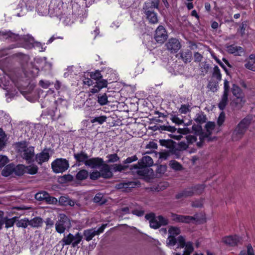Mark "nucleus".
Instances as JSON below:
<instances>
[{"label":"nucleus","instance_id":"69168bd1","mask_svg":"<svg viewBox=\"0 0 255 255\" xmlns=\"http://www.w3.org/2000/svg\"><path fill=\"white\" fill-rule=\"evenodd\" d=\"M225 114L223 112L221 113L218 119V124L219 126H221L223 124L225 121Z\"/></svg>","mask_w":255,"mask_h":255},{"label":"nucleus","instance_id":"13d9d810","mask_svg":"<svg viewBox=\"0 0 255 255\" xmlns=\"http://www.w3.org/2000/svg\"><path fill=\"white\" fill-rule=\"evenodd\" d=\"M45 201L49 204H55L57 202V200L56 198L51 197L48 194V197H46Z\"/></svg>","mask_w":255,"mask_h":255},{"label":"nucleus","instance_id":"774afa93","mask_svg":"<svg viewBox=\"0 0 255 255\" xmlns=\"http://www.w3.org/2000/svg\"><path fill=\"white\" fill-rule=\"evenodd\" d=\"M103 195L102 193L97 194L94 198V201L95 203H99L102 201Z\"/></svg>","mask_w":255,"mask_h":255},{"label":"nucleus","instance_id":"6ab92c4d","mask_svg":"<svg viewBox=\"0 0 255 255\" xmlns=\"http://www.w3.org/2000/svg\"><path fill=\"white\" fill-rule=\"evenodd\" d=\"M223 242L230 246H235L238 244L240 241V238L237 236H230L225 237L223 239Z\"/></svg>","mask_w":255,"mask_h":255},{"label":"nucleus","instance_id":"423d86ee","mask_svg":"<svg viewBox=\"0 0 255 255\" xmlns=\"http://www.w3.org/2000/svg\"><path fill=\"white\" fill-rule=\"evenodd\" d=\"M69 166L68 161L64 158H57L51 163L52 170L56 173L65 171Z\"/></svg>","mask_w":255,"mask_h":255},{"label":"nucleus","instance_id":"7ed1b4c3","mask_svg":"<svg viewBox=\"0 0 255 255\" xmlns=\"http://www.w3.org/2000/svg\"><path fill=\"white\" fill-rule=\"evenodd\" d=\"M145 218L149 221L150 227L156 229L161 226H165L168 224L167 219L162 216H155L154 214L150 213L145 215Z\"/></svg>","mask_w":255,"mask_h":255},{"label":"nucleus","instance_id":"2eb2a0df","mask_svg":"<svg viewBox=\"0 0 255 255\" xmlns=\"http://www.w3.org/2000/svg\"><path fill=\"white\" fill-rule=\"evenodd\" d=\"M173 221L176 222L189 223H191V219L192 217L190 216H184L172 213L171 215Z\"/></svg>","mask_w":255,"mask_h":255},{"label":"nucleus","instance_id":"4c0bfd02","mask_svg":"<svg viewBox=\"0 0 255 255\" xmlns=\"http://www.w3.org/2000/svg\"><path fill=\"white\" fill-rule=\"evenodd\" d=\"M108 97L106 94L98 96V102L100 105H105L108 103Z\"/></svg>","mask_w":255,"mask_h":255},{"label":"nucleus","instance_id":"2f4dec72","mask_svg":"<svg viewBox=\"0 0 255 255\" xmlns=\"http://www.w3.org/2000/svg\"><path fill=\"white\" fill-rule=\"evenodd\" d=\"M26 166L23 165H18L16 167H14V170L13 172L17 175H21L24 173H26L25 171Z\"/></svg>","mask_w":255,"mask_h":255},{"label":"nucleus","instance_id":"a18cd8bd","mask_svg":"<svg viewBox=\"0 0 255 255\" xmlns=\"http://www.w3.org/2000/svg\"><path fill=\"white\" fill-rule=\"evenodd\" d=\"M169 165L172 169L175 170H180L182 169L181 165L175 160L170 161Z\"/></svg>","mask_w":255,"mask_h":255},{"label":"nucleus","instance_id":"09e8293b","mask_svg":"<svg viewBox=\"0 0 255 255\" xmlns=\"http://www.w3.org/2000/svg\"><path fill=\"white\" fill-rule=\"evenodd\" d=\"M193 187L195 194H200L204 191L205 187L203 184H201L196 185Z\"/></svg>","mask_w":255,"mask_h":255},{"label":"nucleus","instance_id":"72a5a7b5","mask_svg":"<svg viewBox=\"0 0 255 255\" xmlns=\"http://www.w3.org/2000/svg\"><path fill=\"white\" fill-rule=\"evenodd\" d=\"M133 185L131 182L128 183H120L116 185V187L118 189L126 190L127 189L132 187Z\"/></svg>","mask_w":255,"mask_h":255},{"label":"nucleus","instance_id":"052dcab7","mask_svg":"<svg viewBox=\"0 0 255 255\" xmlns=\"http://www.w3.org/2000/svg\"><path fill=\"white\" fill-rule=\"evenodd\" d=\"M181 56L182 59H183V60H184V61L186 63H187L190 61L191 57V53L190 51H188L186 53V55L185 56V57L184 56L183 53H181Z\"/></svg>","mask_w":255,"mask_h":255},{"label":"nucleus","instance_id":"f3484780","mask_svg":"<svg viewBox=\"0 0 255 255\" xmlns=\"http://www.w3.org/2000/svg\"><path fill=\"white\" fill-rule=\"evenodd\" d=\"M226 48L228 53L236 55H241L244 52V49L242 47L237 46L235 45H227Z\"/></svg>","mask_w":255,"mask_h":255},{"label":"nucleus","instance_id":"1a4fd4ad","mask_svg":"<svg viewBox=\"0 0 255 255\" xmlns=\"http://www.w3.org/2000/svg\"><path fill=\"white\" fill-rule=\"evenodd\" d=\"M180 233V229L176 227H170L168 230L169 236L167 240V244L169 246H174L177 243V239L175 237Z\"/></svg>","mask_w":255,"mask_h":255},{"label":"nucleus","instance_id":"f8f14e48","mask_svg":"<svg viewBox=\"0 0 255 255\" xmlns=\"http://www.w3.org/2000/svg\"><path fill=\"white\" fill-rule=\"evenodd\" d=\"M166 46L171 53H176L181 48L180 43L176 38L170 39L166 43Z\"/></svg>","mask_w":255,"mask_h":255},{"label":"nucleus","instance_id":"bf43d9fd","mask_svg":"<svg viewBox=\"0 0 255 255\" xmlns=\"http://www.w3.org/2000/svg\"><path fill=\"white\" fill-rule=\"evenodd\" d=\"M171 121L173 123L177 125H181L183 123V120L180 119L176 116H173L171 118Z\"/></svg>","mask_w":255,"mask_h":255},{"label":"nucleus","instance_id":"4be33fe9","mask_svg":"<svg viewBox=\"0 0 255 255\" xmlns=\"http://www.w3.org/2000/svg\"><path fill=\"white\" fill-rule=\"evenodd\" d=\"M139 165L150 167L152 166L153 164V161L151 157L149 156H143L141 159H140L138 163Z\"/></svg>","mask_w":255,"mask_h":255},{"label":"nucleus","instance_id":"f704fd0d","mask_svg":"<svg viewBox=\"0 0 255 255\" xmlns=\"http://www.w3.org/2000/svg\"><path fill=\"white\" fill-rule=\"evenodd\" d=\"M107 119V117L106 116H102L93 118L91 120V123H98L99 124L102 125L106 121Z\"/></svg>","mask_w":255,"mask_h":255},{"label":"nucleus","instance_id":"6e6d98bb","mask_svg":"<svg viewBox=\"0 0 255 255\" xmlns=\"http://www.w3.org/2000/svg\"><path fill=\"white\" fill-rule=\"evenodd\" d=\"M39 85L43 88L47 89L51 85V83L48 81L41 80L39 81Z\"/></svg>","mask_w":255,"mask_h":255},{"label":"nucleus","instance_id":"37998d69","mask_svg":"<svg viewBox=\"0 0 255 255\" xmlns=\"http://www.w3.org/2000/svg\"><path fill=\"white\" fill-rule=\"evenodd\" d=\"M90 76L91 79L96 81L100 80L102 78V75L99 71H96L90 73Z\"/></svg>","mask_w":255,"mask_h":255},{"label":"nucleus","instance_id":"58836bf2","mask_svg":"<svg viewBox=\"0 0 255 255\" xmlns=\"http://www.w3.org/2000/svg\"><path fill=\"white\" fill-rule=\"evenodd\" d=\"M240 255H255L254 253V250L251 245H249L247 249L242 251Z\"/></svg>","mask_w":255,"mask_h":255},{"label":"nucleus","instance_id":"c85d7f7f","mask_svg":"<svg viewBox=\"0 0 255 255\" xmlns=\"http://www.w3.org/2000/svg\"><path fill=\"white\" fill-rule=\"evenodd\" d=\"M29 221V226L35 228H37L41 226L43 223L42 219L39 217H36Z\"/></svg>","mask_w":255,"mask_h":255},{"label":"nucleus","instance_id":"7c9ffc66","mask_svg":"<svg viewBox=\"0 0 255 255\" xmlns=\"http://www.w3.org/2000/svg\"><path fill=\"white\" fill-rule=\"evenodd\" d=\"M35 62L39 64L38 66V69H42L45 68L47 65L49 66V64L46 62V58L45 57L37 58L35 59Z\"/></svg>","mask_w":255,"mask_h":255},{"label":"nucleus","instance_id":"a878e982","mask_svg":"<svg viewBox=\"0 0 255 255\" xmlns=\"http://www.w3.org/2000/svg\"><path fill=\"white\" fill-rule=\"evenodd\" d=\"M14 170V165L12 164H9L6 165L1 172L2 176L7 177L13 172Z\"/></svg>","mask_w":255,"mask_h":255},{"label":"nucleus","instance_id":"5701e85b","mask_svg":"<svg viewBox=\"0 0 255 255\" xmlns=\"http://www.w3.org/2000/svg\"><path fill=\"white\" fill-rule=\"evenodd\" d=\"M74 156L77 162L84 163L85 165L88 159L87 154L83 151L74 154Z\"/></svg>","mask_w":255,"mask_h":255},{"label":"nucleus","instance_id":"de8ad7c7","mask_svg":"<svg viewBox=\"0 0 255 255\" xmlns=\"http://www.w3.org/2000/svg\"><path fill=\"white\" fill-rule=\"evenodd\" d=\"M131 210H130L129 207H125L118 210L117 213L119 214L120 216H122L130 213L131 212Z\"/></svg>","mask_w":255,"mask_h":255},{"label":"nucleus","instance_id":"dca6fc26","mask_svg":"<svg viewBox=\"0 0 255 255\" xmlns=\"http://www.w3.org/2000/svg\"><path fill=\"white\" fill-rule=\"evenodd\" d=\"M103 163V160L99 157L88 159L86 165L92 168H97L101 166Z\"/></svg>","mask_w":255,"mask_h":255},{"label":"nucleus","instance_id":"0e129e2a","mask_svg":"<svg viewBox=\"0 0 255 255\" xmlns=\"http://www.w3.org/2000/svg\"><path fill=\"white\" fill-rule=\"evenodd\" d=\"M138 159L136 155H133L131 157L127 158L124 161V163L125 164L130 163L132 162L136 161Z\"/></svg>","mask_w":255,"mask_h":255},{"label":"nucleus","instance_id":"6e6552de","mask_svg":"<svg viewBox=\"0 0 255 255\" xmlns=\"http://www.w3.org/2000/svg\"><path fill=\"white\" fill-rule=\"evenodd\" d=\"M106 226L107 224H104L98 229L92 228L84 230L83 232V236L85 239L88 242L92 240L93 237L96 235L103 233Z\"/></svg>","mask_w":255,"mask_h":255},{"label":"nucleus","instance_id":"864d4df0","mask_svg":"<svg viewBox=\"0 0 255 255\" xmlns=\"http://www.w3.org/2000/svg\"><path fill=\"white\" fill-rule=\"evenodd\" d=\"M190 111V107L188 105H183L179 109L181 114H186Z\"/></svg>","mask_w":255,"mask_h":255},{"label":"nucleus","instance_id":"473e14b6","mask_svg":"<svg viewBox=\"0 0 255 255\" xmlns=\"http://www.w3.org/2000/svg\"><path fill=\"white\" fill-rule=\"evenodd\" d=\"M88 172L86 170L83 169L79 171L77 175L76 178L79 180H83L87 178Z\"/></svg>","mask_w":255,"mask_h":255},{"label":"nucleus","instance_id":"0eeeda50","mask_svg":"<svg viewBox=\"0 0 255 255\" xmlns=\"http://www.w3.org/2000/svg\"><path fill=\"white\" fill-rule=\"evenodd\" d=\"M178 248H183L184 251L183 255H190L194 251L193 244L190 242H185V239L182 236L177 238Z\"/></svg>","mask_w":255,"mask_h":255},{"label":"nucleus","instance_id":"f03ea898","mask_svg":"<svg viewBox=\"0 0 255 255\" xmlns=\"http://www.w3.org/2000/svg\"><path fill=\"white\" fill-rule=\"evenodd\" d=\"M251 117L248 116L238 124L233 133L232 137L234 140H238L243 136L251 124Z\"/></svg>","mask_w":255,"mask_h":255},{"label":"nucleus","instance_id":"4468645a","mask_svg":"<svg viewBox=\"0 0 255 255\" xmlns=\"http://www.w3.org/2000/svg\"><path fill=\"white\" fill-rule=\"evenodd\" d=\"M246 102L245 96L238 97L234 98L231 102V106L235 109H240Z\"/></svg>","mask_w":255,"mask_h":255},{"label":"nucleus","instance_id":"ea45409f","mask_svg":"<svg viewBox=\"0 0 255 255\" xmlns=\"http://www.w3.org/2000/svg\"><path fill=\"white\" fill-rule=\"evenodd\" d=\"M96 87L101 90L102 89L107 87L108 81L106 80L101 79L96 81Z\"/></svg>","mask_w":255,"mask_h":255},{"label":"nucleus","instance_id":"4d7b16f0","mask_svg":"<svg viewBox=\"0 0 255 255\" xmlns=\"http://www.w3.org/2000/svg\"><path fill=\"white\" fill-rule=\"evenodd\" d=\"M8 161V158L5 156H0V168L4 166Z\"/></svg>","mask_w":255,"mask_h":255},{"label":"nucleus","instance_id":"8fccbe9b","mask_svg":"<svg viewBox=\"0 0 255 255\" xmlns=\"http://www.w3.org/2000/svg\"><path fill=\"white\" fill-rule=\"evenodd\" d=\"M15 222V219L14 218L8 219L5 218V227L7 229L12 227Z\"/></svg>","mask_w":255,"mask_h":255},{"label":"nucleus","instance_id":"9b49d317","mask_svg":"<svg viewBox=\"0 0 255 255\" xmlns=\"http://www.w3.org/2000/svg\"><path fill=\"white\" fill-rule=\"evenodd\" d=\"M167 38V34L163 26H159L155 31L154 38L155 40L160 43H163Z\"/></svg>","mask_w":255,"mask_h":255},{"label":"nucleus","instance_id":"c03bdc74","mask_svg":"<svg viewBox=\"0 0 255 255\" xmlns=\"http://www.w3.org/2000/svg\"><path fill=\"white\" fill-rule=\"evenodd\" d=\"M38 168L36 165H30L26 166V173L30 174H34L37 173Z\"/></svg>","mask_w":255,"mask_h":255},{"label":"nucleus","instance_id":"aec40b11","mask_svg":"<svg viewBox=\"0 0 255 255\" xmlns=\"http://www.w3.org/2000/svg\"><path fill=\"white\" fill-rule=\"evenodd\" d=\"M101 176L104 178H109L112 177L113 173L111 171L109 166L104 164L100 170Z\"/></svg>","mask_w":255,"mask_h":255},{"label":"nucleus","instance_id":"79ce46f5","mask_svg":"<svg viewBox=\"0 0 255 255\" xmlns=\"http://www.w3.org/2000/svg\"><path fill=\"white\" fill-rule=\"evenodd\" d=\"M213 76L216 78L218 81H221L222 79V75L220 72V70L217 66L214 67Z\"/></svg>","mask_w":255,"mask_h":255},{"label":"nucleus","instance_id":"49530a36","mask_svg":"<svg viewBox=\"0 0 255 255\" xmlns=\"http://www.w3.org/2000/svg\"><path fill=\"white\" fill-rule=\"evenodd\" d=\"M35 198L39 201L46 200L47 197H48V193L46 192H41L37 193L35 194Z\"/></svg>","mask_w":255,"mask_h":255},{"label":"nucleus","instance_id":"e2e57ef3","mask_svg":"<svg viewBox=\"0 0 255 255\" xmlns=\"http://www.w3.org/2000/svg\"><path fill=\"white\" fill-rule=\"evenodd\" d=\"M29 222L28 220H21L18 222V226L25 228L29 225Z\"/></svg>","mask_w":255,"mask_h":255},{"label":"nucleus","instance_id":"393cba45","mask_svg":"<svg viewBox=\"0 0 255 255\" xmlns=\"http://www.w3.org/2000/svg\"><path fill=\"white\" fill-rule=\"evenodd\" d=\"M192 217V219H191V223L195 222L200 224L206 221V216L203 213L197 214Z\"/></svg>","mask_w":255,"mask_h":255},{"label":"nucleus","instance_id":"c756f323","mask_svg":"<svg viewBox=\"0 0 255 255\" xmlns=\"http://www.w3.org/2000/svg\"><path fill=\"white\" fill-rule=\"evenodd\" d=\"M9 76L6 75H0V87L6 89L9 82Z\"/></svg>","mask_w":255,"mask_h":255},{"label":"nucleus","instance_id":"39448f33","mask_svg":"<svg viewBox=\"0 0 255 255\" xmlns=\"http://www.w3.org/2000/svg\"><path fill=\"white\" fill-rule=\"evenodd\" d=\"M71 227L69 219L65 215L61 214L59 219L55 224L56 231L60 234L63 233L65 230H69Z\"/></svg>","mask_w":255,"mask_h":255},{"label":"nucleus","instance_id":"20e7f679","mask_svg":"<svg viewBox=\"0 0 255 255\" xmlns=\"http://www.w3.org/2000/svg\"><path fill=\"white\" fill-rule=\"evenodd\" d=\"M82 236L78 232L74 236L71 233H69L64 238L60 241L62 247L66 245H70L72 244L73 247H76L82 241Z\"/></svg>","mask_w":255,"mask_h":255},{"label":"nucleus","instance_id":"680f3d73","mask_svg":"<svg viewBox=\"0 0 255 255\" xmlns=\"http://www.w3.org/2000/svg\"><path fill=\"white\" fill-rule=\"evenodd\" d=\"M230 90L229 83L227 80H224L223 94H228Z\"/></svg>","mask_w":255,"mask_h":255},{"label":"nucleus","instance_id":"ddd939ff","mask_svg":"<svg viewBox=\"0 0 255 255\" xmlns=\"http://www.w3.org/2000/svg\"><path fill=\"white\" fill-rule=\"evenodd\" d=\"M50 158L49 149H44L42 151L35 156V160L39 164L48 161Z\"/></svg>","mask_w":255,"mask_h":255},{"label":"nucleus","instance_id":"e433bc0d","mask_svg":"<svg viewBox=\"0 0 255 255\" xmlns=\"http://www.w3.org/2000/svg\"><path fill=\"white\" fill-rule=\"evenodd\" d=\"M159 143L162 146H165L170 149L173 147V142L171 140L160 139Z\"/></svg>","mask_w":255,"mask_h":255},{"label":"nucleus","instance_id":"603ef678","mask_svg":"<svg viewBox=\"0 0 255 255\" xmlns=\"http://www.w3.org/2000/svg\"><path fill=\"white\" fill-rule=\"evenodd\" d=\"M206 117L201 114L197 115L195 119L196 122L200 124L205 123L206 122Z\"/></svg>","mask_w":255,"mask_h":255},{"label":"nucleus","instance_id":"bb28decb","mask_svg":"<svg viewBox=\"0 0 255 255\" xmlns=\"http://www.w3.org/2000/svg\"><path fill=\"white\" fill-rule=\"evenodd\" d=\"M228 103V94H223L219 103L218 107L221 110H223L225 109Z\"/></svg>","mask_w":255,"mask_h":255},{"label":"nucleus","instance_id":"5fc2aeb1","mask_svg":"<svg viewBox=\"0 0 255 255\" xmlns=\"http://www.w3.org/2000/svg\"><path fill=\"white\" fill-rule=\"evenodd\" d=\"M101 176L100 172L98 171H94L90 174V178L92 180H96Z\"/></svg>","mask_w":255,"mask_h":255},{"label":"nucleus","instance_id":"b1692460","mask_svg":"<svg viewBox=\"0 0 255 255\" xmlns=\"http://www.w3.org/2000/svg\"><path fill=\"white\" fill-rule=\"evenodd\" d=\"M147 18L152 23H156L158 22L157 14L153 11L145 10Z\"/></svg>","mask_w":255,"mask_h":255},{"label":"nucleus","instance_id":"cd10ccee","mask_svg":"<svg viewBox=\"0 0 255 255\" xmlns=\"http://www.w3.org/2000/svg\"><path fill=\"white\" fill-rule=\"evenodd\" d=\"M232 92L235 97L245 96L242 90L235 84H234L232 86Z\"/></svg>","mask_w":255,"mask_h":255},{"label":"nucleus","instance_id":"a211bd4d","mask_svg":"<svg viewBox=\"0 0 255 255\" xmlns=\"http://www.w3.org/2000/svg\"><path fill=\"white\" fill-rule=\"evenodd\" d=\"M195 195L194 190L193 187L188 188L184 191L178 193L176 195V199H184L188 197Z\"/></svg>","mask_w":255,"mask_h":255},{"label":"nucleus","instance_id":"3c124183","mask_svg":"<svg viewBox=\"0 0 255 255\" xmlns=\"http://www.w3.org/2000/svg\"><path fill=\"white\" fill-rule=\"evenodd\" d=\"M215 126V124L214 122H208L206 125V128L207 129V131L208 132V134L209 135L211 134L212 130L214 129Z\"/></svg>","mask_w":255,"mask_h":255},{"label":"nucleus","instance_id":"9d476101","mask_svg":"<svg viewBox=\"0 0 255 255\" xmlns=\"http://www.w3.org/2000/svg\"><path fill=\"white\" fill-rule=\"evenodd\" d=\"M132 170H136L134 172L141 176L146 177L150 176L152 173V170L147 166L139 165L138 164H135L131 168Z\"/></svg>","mask_w":255,"mask_h":255},{"label":"nucleus","instance_id":"338daca9","mask_svg":"<svg viewBox=\"0 0 255 255\" xmlns=\"http://www.w3.org/2000/svg\"><path fill=\"white\" fill-rule=\"evenodd\" d=\"M69 200V198L65 197H61L59 198V202L60 204L63 206L67 205L68 201Z\"/></svg>","mask_w":255,"mask_h":255},{"label":"nucleus","instance_id":"a19ab883","mask_svg":"<svg viewBox=\"0 0 255 255\" xmlns=\"http://www.w3.org/2000/svg\"><path fill=\"white\" fill-rule=\"evenodd\" d=\"M108 163H114L119 160L120 157L116 153L109 154L107 156Z\"/></svg>","mask_w":255,"mask_h":255},{"label":"nucleus","instance_id":"f257e3e1","mask_svg":"<svg viewBox=\"0 0 255 255\" xmlns=\"http://www.w3.org/2000/svg\"><path fill=\"white\" fill-rule=\"evenodd\" d=\"M17 150L20 156L28 163L33 161L34 149L33 146H27L25 142H19L17 144Z\"/></svg>","mask_w":255,"mask_h":255},{"label":"nucleus","instance_id":"412c9836","mask_svg":"<svg viewBox=\"0 0 255 255\" xmlns=\"http://www.w3.org/2000/svg\"><path fill=\"white\" fill-rule=\"evenodd\" d=\"M24 39L30 42V44H32V47L38 48L40 51L45 50V47H43L44 45L40 42L34 41V38L32 36L27 35L25 36Z\"/></svg>","mask_w":255,"mask_h":255},{"label":"nucleus","instance_id":"c9c22d12","mask_svg":"<svg viewBox=\"0 0 255 255\" xmlns=\"http://www.w3.org/2000/svg\"><path fill=\"white\" fill-rule=\"evenodd\" d=\"M128 167L127 165H123L121 164H115L112 166V168L113 171L115 172H121L123 170H125Z\"/></svg>","mask_w":255,"mask_h":255}]
</instances>
